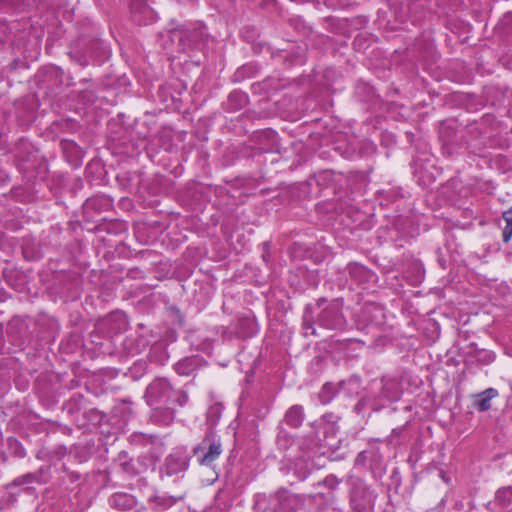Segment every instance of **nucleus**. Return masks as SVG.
Returning <instances> with one entry per match:
<instances>
[{
	"label": "nucleus",
	"mask_w": 512,
	"mask_h": 512,
	"mask_svg": "<svg viewBox=\"0 0 512 512\" xmlns=\"http://www.w3.org/2000/svg\"><path fill=\"white\" fill-rule=\"evenodd\" d=\"M295 23H296V25L298 26V24L300 23V20L295 19Z\"/></svg>",
	"instance_id": "nucleus-60"
},
{
	"label": "nucleus",
	"mask_w": 512,
	"mask_h": 512,
	"mask_svg": "<svg viewBox=\"0 0 512 512\" xmlns=\"http://www.w3.org/2000/svg\"><path fill=\"white\" fill-rule=\"evenodd\" d=\"M294 496L286 489L279 488L273 494L257 493L254 496V507L264 512H281L290 509Z\"/></svg>",
	"instance_id": "nucleus-5"
},
{
	"label": "nucleus",
	"mask_w": 512,
	"mask_h": 512,
	"mask_svg": "<svg viewBox=\"0 0 512 512\" xmlns=\"http://www.w3.org/2000/svg\"><path fill=\"white\" fill-rule=\"evenodd\" d=\"M368 310H370V308H369V307H366V308L364 309V312H366V311H368Z\"/></svg>",
	"instance_id": "nucleus-61"
},
{
	"label": "nucleus",
	"mask_w": 512,
	"mask_h": 512,
	"mask_svg": "<svg viewBox=\"0 0 512 512\" xmlns=\"http://www.w3.org/2000/svg\"><path fill=\"white\" fill-rule=\"evenodd\" d=\"M327 300L325 298H320L318 301H317V306L318 307H321L324 303H326Z\"/></svg>",
	"instance_id": "nucleus-53"
},
{
	"label": "nucleus",
	"mask_w": 512,
	"mask_h": 512,
	"mask_svg": "<svg viewBox=\"0 0 512 512\" xmlns=\"http://www.w3.org/2000/svg\"><path fill=\"white\" fill-rule=\"evenodd\" d=\"M228 99L230 102L235 101L239 108L243 107L245 105V103L247 102V96L241 92H232L229 95Z\"/></svg>",
	"instance_id": "nucleus-43"
},
{
	"label": "nucleus",
	"mask_w": 512,
	"mask_h": 512,
	"mask_svg": "<svg viewBox=\"0 0 512 512\" xmlns=\"http://www.w3.org/2000/svg\"><path fill=\"white\" fill-rule=\"evenodd\" d=\"M342 483V479L338 478L335 474H328L323 480L317 482V486H324L329 490H337Z\"/></svg>",
	"instance_id": "nucleus-39"
},
{
	"label": "nucleus",
	"mask_w": 512,
	"mask_h": 512,
	"mask_svg": "<svg viewBox=\"0 0 512 512\" xmlns=\"http://www.w3.org/2000/svg\"><path fill=\"white\" fill-rule=\"evenodd\" d=\"M337 342H338L341 346H345V347H346L350 342H352V339H345V340H342V341L338 340Z\"/></svg>",
	"instance_id": "nucleus-48"
},
{
	"label": "nucleus",
	"mask_w": 512,
	"mask_h": 512,
	"mask_svg": "<svg viewBox=\"0 0 512 512\" xmlns=\"http://www.w3.org/2000/svg\"><path fill=\"white\" fill-rule=\"evenodd\" d=\"M33 146L26 139L21 138L15 144L14 153L16 158H18L21 162L25 163L30 160V157L33 155Z\"/></svg>",
	"instance_id": "nucleus-28"
},
{
	"label": "nucleus",
	"mask_w": 512,
	"mask_h": 512,
	"mask_svg": "<svg viewBox=\"0 0 512 512\" xmlns=\"http://www.w3.org/2000/svg\"><path fill=\"white\" fill-rule=\"evenodd\" d=\"M23 254L29 260H37L42 257L40 250H30L27 243L23 246Z\"/></svg>",
	"instance_id": "nucleus-44"
},
{
	"label": "nucleus",
	"mask_w": 512,
	"mask_h": 512,
	"mask_svg": "<svg viewBox=\"0 0 512 512\" xmlns=\"http://www.w3.org/2000/svg\"><path fill=\"white\" fill-rule=\"evenodd\" d=\"M189 401L188 394L182 389H170V392L167 393V396L161 402V405L171 407L173 409H177L178 407H184Z\"/></svg>",
	"instance_id": "nucleus-21"
},
{
	"label": "nucleus",
	"mask_w": 512,
	"mask_h": 512,
	"mask_svg": "<svg viewBox=\"0 0 512 512\" xmlns=\"http://www.w3.org/2000/svg\"><path fill=\"white\" fill-rule=\"evenodd\" d=\"M192 452L201 466L213 467L223 452L221 437L214 429L207 428L205 436Z\"/></svg>",
	"instance_id": "nucleus-3"
},
{
	"label": "nucleus",
	"mask_w": 512,
	"mask_h": 512,
	"mask_svg": "<svg viewBox=\"0 0 512 512\" xmlns=\"http://www.w3.org/2000/svg\"><path fill=\"white\" fill-rule=\"evenodd\" d=\"M63 471L67 474V477L71 483L77 482L80 479V473L69 471L65 465H63Z\"/></svg>",
	"instance_id": "nucleus-45"
},
{
	"label": "nucleus",
	"mask_w": 512,
	"mask_h": 512,
	"mask_svg": "<svg viewBox=\"0 0 512 512\" xmlns=\"http://www.w3.org/2000/svg\"><path fill=\"white\" fill-rule=\"evenodd\" d=\"M113 226H117V228L121 229V230H125V225L124 223L122 222H115V223H112Z\"/></svg>",
	"instance_id": "nucleus-50"
},
{
	"label": "nucleus",
	"mask_w": 512,
	"mask_h": 512,
	"mask_svg": "<svg viewBox=\"0 0 512 512\" xmlns=\"http://www.w3.org/2000/svg\"><path fill=\"white\" fill-rule=\"evenodd\" d=\"M84 417L93 425L102 423L106 415L97 408H90L84 411Z\"/></svg>",
	"instance_id": "nucleus-38"
},
{
	"label": "nucleus",
	"mask_w": 512,
	"mask_h": 512,
	"mask_svg": "<svg viewBox=\"0 0 512 512\" xmlns=\"http://www.w3.org/2000/svg\"><path fill=\"white\" fill-rule=\"evenodd\" d=\"M293 443V440L286 432H280L277 436V445L280 449H288L291 444Z\"/></svg>",
	"instance_id": "nucleus-40"
},
{
	"label": "nucleus",
	"mask_w": 512,
	"mask_h": 512,
	"mask_svg": "<svg viewBox=\"0 0 512 512\" xmlns=\"http://www.w3.org/2000/svg\"><path fill=\"white\" fill-rule=\"evenodd\" d=\"M172 384L167 378L159 377L155 378L146 388L144 398L148 405H158L170 392Z\"/></svg>",
	"instance_id": "nucleus-10"
},
{
	"label": "nucleus",
	"mask_w": 512,
	"mask_h": 512,
	"mask_svg": "<svg viewBox=\"0 0 512 512\" xmlns=\"http://www.w3.org/2000/svg\"><path fill=\"white\" fill-rule=\"evenodd\" d=\"M76 457H77V458H79V461H80V462L86 461V460H87V458H88V457L86 456V454H84V455H82V454H79V455H78V454H77V455H76Z\"/></svg>",
	"instance_id": "nucleus-52"
},
{
	"label": "nucleus",
	"mask_w": 512,
	"mask_h": 512,
	"mask_svg": "<svg viewBox=\"0 0 512 512\" xmlns=\"http://www.w3.org/2000/svg\"><path fill=\"white\" fill-rule=\"evenodd\" d=\"M190 465V456L184 451H175L167 455L162 463L160 478H171L174 482L182 479Z\"/></svg>",
	"instance_id": "nucleus-7"
},
{
	"label": "nucleus",
	"mask_w": 512,
	"mask_h": 512,
	"mask_svg": "<svg viewBox=\"0 0 512 512\" xmlns=\"http://www.w3.org/2000/svg\"><path fill=\"white\" fill-rule=\"evenodd\" d=\"M200 356L185 357L174 365L177 374L183 376L191 375L201 364Z\"/></svg>",
	"instance_id": "nucleus-23"
},
{
	"label": "nucleus",
	"mask_w": 512,
	"mask_h": 512,
	"mask_svg": "<svg viewBox=\"0 0 512 512\" xmlns=\"http://www.w3.org/2000/svg\"><path fill=\"white\" fill-rule=\"evenodd\" d=\"M103 49L102 42L99 40H92L89 43V48L85 52L74 50L70 52V57L77 62L80 66L85 67L100 56V51Z\"/></svg>",
	"instance_id": "nucleus-16"
},
{
	"label": "nucleus",
	"mask_w": 512,
	"mask_h": 512,
	"mask_svg": "<svg viewBox=\"0 0 512 512\" xmlns=\"http://www.w3.org/2000/svg\"><path fill=\"white\" fill-rule=\"evenodd\" d=\"M130 442L135 445L153 444L158 438L155 435L134 432L130 435Z\"/></svg>",
	"instance_id": "nucleus-36"
},
{
	"label": "nucleus",
	"mask_w": 512,
	"mask_h": 512,
	"mask_svg": "<svg viewBox=\"0 0 512 512\" xmlns=\"http://www.w3.org/2000/svg\"><path fill=\"white\" fill-rule=\"evenodd\" d=\"M323 443L321 441V437L317 435V433L313 432L310 435H308L300 444V448L303 451H314L319 447H322Z\"/></svg>",
	"instance_id": "nucleus-35"
},
{
	"label": "nucleus",
	"mask_w": 512,
	"mask_h": 512,
	"mask_svg": "<svg viewBox=\"0 0 512 512\" xmlns=\"http://www.w3.org/2000/svg\"><path fill=\"white\" fill-rule=\"evenodd\" d=\"M169 37L178 52L188 53L204 49L209 36L205 25L196 22L171 29Z\"/></svg>",
	"instance_id": "nucleus-2"
},
{
	"label": "nucleus",
	"mask_w": 512,
	"mask_h": 512,
	"mask_svg": "<svg viewBox=\"0 0 512 512\" xmlns=\"http://www.w3.org/2000/svg\"><path fill=\"white\" fill-rule=\"evenodd\" d=\"M324 2H325V4L327 6H331L332 7L334 5L333 3H330V0H324Z\"/></svg>",
	"instance_id": "nucleus-57"
},
{
	"label": "nucleus",
	"mask_w": 512,
	"mask_h": 512,
	"mask_svg": "<svg viewBox=\"0 0 512 512\" xmlns=\"http://www.w3.org/2000/svg\"><path fill=\"white\" fill-rule=\"evenodd\" d=\"M440 139L442 141L443 154L452 156L464 145L462 133L451 127L443 126L440 129Z\"/></svg>",
	"instance_id": "nucleus-12"
},
{
	"label": "nucleus",
	"mask_w": 512,
	"mask_h": 512,
	"mask_svg": "<svg viewBox=\"0 0 512 512\" xmlns=\"http://www.w3.org/2000/svg\"><path fill=\"white\" fill-rule=\"evenodd\" d=\"M43 469H39L36 472L33 473H27L21 476L16 477L11 485L14 487L21 486V485H28L33 483H42L41 476H42Z\"/></svg>",
	"instance_id": "nucleus-32"
},
{
	"label": "nucleus",
	"mask_w": 512,
	"mask_h": 512,
	"mask_svg": "<svg viewBox=\"0 0 512 512\" xmlns=\"http://www.w3.org/2000/svg\"><path fill=\"white\" fill-rule=\"evenodd\" d=\"M336 416L333 414H326L322 417L319 425L317 435L320 433L323 435L321 441L323 443V447H327L329 449H338L340 441L337 437L338 435V427L336 425Z\"/></svg>",
	"instance_id": "nucleus-8"
},
{
	"label": "nucleus",
	"mask_w": 512,
	"mask_h": 512,
	"mask_svg": "<svg viewBox=\"0 0 512 512\" xmlns=\"http://www.w3.org/2000/svg\"><path fill=\"white\" fill-rule=\"evenodd\" d=\"M498 395V391L494 388H488L483 392L476 395L474 407L480 411L485 412L491 408V400Z\"/></svg>",
	"instance_id": "nucleus-26"
},
{
	"label": "nucleus",
	"mask_w": 512,
	"mask_h": 512,
	"mask_svg": "<svg viewBox=\"0 0 512 512\" xmlns=\"http://www.w3.org/2000/svg\"><path fill=\"white\" fill-rule=\"evenodd\" d=\"M62 152L66 160L73 166L81 164L82 150L73 140L62 139L60 142Z\"/></svg>",
	"instance_id": "nucleus-18"
},
{
	"label": "nucleus",
	"mask_w": 512,
	"mask_h": 512,
	"mask_svg": "<svg viewBox=\"0 0 512 512\" xmlns=\"http://www.w3.org/2000/svg\"><path fill=\"white\" fill-rule=\"evenodd\" d=\"M502 218L505 221L502 239L505 243H507L512 237V210L504 211L502 214Z\"/></svg>",
	"instance_id": "nucleus-37"
},
{
	"label": "nucleus",
	"mask_w": 512,
	"mask_h": 512,
	"mask_svg": "<svg viewBox=\"0 0 512 512\" xmlns=\"http://www.w3.org/2000/svg\"><path fill=\"white\" fill-rule=\"evenodd\" d=\"M377 493L364 480L357 478L349 490V506L353 512H371L374 509Z\"/></svg>",
	"instance_id": "nucleus-4"
},
{
	"label": "nucleus",
	"mask_w": 512,
	"mask_h": 512,
	"mask_svg": "<svg viewBox=\"0 0 512 512\" xmlns=\"http://www.w3.org/2000/svg\"><path fill=\"white\" fill-rule=\"evenodd\" d=\"M256 148L261 152H274L279 149V138L276 131L265 129L253 135Z\"/></svg>",
	"instance_id": "nucleus-14"
},
{
	"label": "nucleus",
	"mask_w": 512,
	"mask_h": 512,
	"mask_svg": "<svg viewBox=\"0 0 512 512\" xmlns=\"http://www.w3.org/2000/svg\"><path fill=\"white\" fill-rule=\"evenodd\" d=\"M223 411V406L221 403H214L211 405L206 412V422L209 426L208 428L213 429V427L218 423L221 418Z\"/></svg>",
	"instance_id": "nucleus-33"
},
{
	"label": "nucleus",
	"mask_w": 512,
	"mask_h": 512,
	"mask_svg": "<svg viewBox=\"0 0 512 512\" xmlns=\"http://www.w3.org/2000/svg\"><path fill=\"white\" fill-rule=\"evenodd\" d=\"M315 321H314V313L312 306L310 304L306 305L304 308L303 316H302V329L305 337L315 336Z\"/></svg>",
	"instance_id": "nucleus-27"
},
{
	"label": "nucleus",
	"mask_w": 512,
	"mask_h": 512,
	"mask_svg": "<svg viewBox=\"0 0 512 512\" xmlns=\"http://www.w3.org/2000/svg\"><path fill=\"white\" fill-rule=\"evenodd\" d=\"M402 388L400 381L394 376H382L381 379L370 384L367 394L361 398L355 408L369 406L377 411L388 403L396 402L401 398Z\"/></svg>",
	"instance_id": "nucleus-1"
},
{
	"label": "nucleus",
	"mask_w": 512,
	"mask_h": 512,
	"mask_svg": "<svg viewBox=\"0 0 512 512\" xmlns=\"http://www.w3.org/2000/svg\"><path fill=\"white\" fill-rule=\"evenodd\" d=\"M256 73V67L252 64H247V65H243L242 67H240L237 72H236V76L238 77H251L252 75H254Z\"/></svg>",
	"instance_id": "nucleus-41"
},
{
	"label": "nucleus",
	"mask_w": 512,
	"mask_h": 512,
	"mask_svg": "<svg viewBox=\"0 0 512 512\" xmlns=\"http://www.w3.org/2000/svg\"><path fill=\"white\" fill-rule=\"evenodd\" d=\"M51 72H52L53 74H55L56 76H58V75H60V74H62V73H63V71H62L60 68H52V69H51Z\"/></svg>",
	"instance_id": "nucleus-51"
},
{
	"label": "nucleus",
	"mask_w": 512,
	"mask_h": 512,
	"mask_svg": "<svg viewBox=\"0 0 512 512\" xmlns=\"http://www.w3.org/2000/svg\"><path fill=\"white\" fill-rule=\"evenodd\" d=\"M182 497L171 495H154L149 498L148 503L155 512H164L174 506Z\"/></svg>",
	"instance_id": "nucleus-22"
},
{
	"label": "nucleus",
	"mask_w": 512,
	"mask_h": 512,
	"mask_svg": "<svg viewBox=\"0 0 512 512\" xmlns=\"http://www.w3.org/2000/svg\"><path fill=\"white\" fill-rule=\"evenodd\" d=\"M134 512H149L146 507L140 506L138 509H135Z\"/></svg>",
	"instance_id": "nucleus-54"
},
{
	"label": "nucleus",
	"mask_w": 512,
	"mask_h": 512,
	"mask_svg": "<svg viewBox=\"0 0 512 512\" xmlns=\"http://www.w3.org/2000/svg\"><path fill=\"white\" fill-rule=\"evenodd\" d=\"M405 429V426H402V427H399V428H394L392 430V433H391V436L392 437H398L402 434V432L404 431Z\"/></svg>",
	"instance_id": "nucleus-46"
},
{
	"label": "nucleus",
	"mask_w": 512,
	"mask_h": 512,
	"mask_svg": "<svg viewBox=\"0 0 512 512\" xmlns=\"http://www.w3.org/2000/svg\"><path fill=\"white\" fill-rule=\"evenodd\" d=\"M138 481H139V482L141 483V485H143V486H146V485H147V481H146V479H145V478H140Z\"/></svg>",
	"instance_id": "nucleus-56"
},
{
	"label": "nucleus",
	"mask_w": 512,
	"mask_h": 512,
	"mask_svg": "<svg viewBox=\"0 0 512 512\" xmlns=\"http://www.w3.org/2000/svg\"><path fill=\"white\" fill-rule=\"evenodd\" d=\"M294 63H295V64H302V63H304V59H303V57H301L300 55H297V56L295 57Z\"/></svg>",
	"instance_id": "nucleus-49"
},
{
	"label": "nucleus",
	"mask_w": 512,
	"mask_h": 512,
	"mask_svg": "<svg viewBox=\"0 0 512 512\" xmlns=\"http://www.w3.org/2000/svg\"><path fill=\"white\" fill-rule=\"evenodd\" d=\"M363 452L359 453V455L357 456V461H360V457H363Z\"/></svg>",
	"instance_id": "nucleus-58"
},
{
	"label": "nucleus",
	"mask_w": 512,
	"mask_h": 512,
	"mask_svg": "<svg viewBox=\"0 0 512 512\" xmlns=\"http://www.w3.org/2000/svg\"><path fill=\"white\" fill-rule=\"evenodd\" d=\"M6 28H7L6 22L0 21V30L1 31H5Z\"/></svg>",
	"instance_id": "nucleus-55"
},
{
	"label": "nucleus",
	"mask_w": 512,
	"mask_h": 512,
	"mask_svg": "<svg viewBox=\"0 0 512 512\" xmlns=\"http://www.w3.org/2000/svg\"><path fill=\"white\" fill-rule=\"evenodd\" d=\"M8 178V175L5 173L4 170L0 168V182L6 181Z\"/></svg>",
	"instance_id": "nucleus-47"
},
{
	"label": "nucleus",
	"mask_w": 512,
	"mask_h": 512,
	"mask_svg": "<svg viewBox=\"0 0 512 512\" xmlns=\"http://www.w3.org/2000/svg\"><path fill=\"white\" fill-rule=\"evenodd\" d=\"M147 456H139L135 461L129 457L126 451H121L117 456V463L121 471L128 477H135L146 470Z\"/></svg>",
	"instance_id": "nucleus-11"
},
{
	"label": "nucleus",
	"mask_w": 512,
	"mask_h": 512,
	"mask_svg": "<svg viewBox=\"0 0 512 512\" xmlns=\"http://www.w3.org/2000/svg\"><path fill=\"white\" fill-rule=\"evenodd\" d=\"M108 504L111 508L122 512H134L140 507L137 498L126 492L113 493L108 498Z\"/></svg>",
	"instance_id": "nucleus-15"
},
{
	"label": "nucleus",
	"mask_w": 512,
	"mask_h": 512,
	"mask_svg": "<svg viewBox=\"0 0 512 512\" xmlns=\"http://www.w3.org/2000/svg\"><path fill=\"white\" fill-rule=\"evenodd\" d=\"M304 419V408L299 404L291 406L284 415V422L292 428L300 427Z\"/></svg>",
	"instance_id": "nucleus-24"
},
{
	"label": "nucleus",
	"mask_w": 512,
	"mask_h": 512,
	"mask_svg": "<svg viewBox=\"0 0 512 512\" xmlns=\"http://www.w3.org/2000/svg\"><path fill=\"white\" fill-rule=\"evenodd\" d=\"M332 385L326 383L319 394L322 403H329L332 399Z\"/></svg>",
	"instance_id": "nucleus-42"
},
{
	"label": "nucleus",
	"mask_w": 512,
	"mask_h": 512,
	"mask_svg": "<svg viewBox=\"0 0 512 512\" xmlns=\"http://www.w3.org/2000/svg\"><path fill=\"white\" fill-rule=\"evenodd\" d=\"M129 7L133 21L139 25H148L156 20V13L147 0H130Z\"/></svg>",
	"instance_id": "nucleus-13"
},
{
	"label": "nucleus",
	"mask_w": 512,
	"mask_h": 512,
	"mask_svg": "<svg viewBox=\"0 0 512 512\" xmlns=\"http://www.w3.org/2000/svg\"><path fill=\"white\" fill-rule=\"evenodd\" d=\"M86 399L84 395L80 393H74L65 403L64 410L67 411L68 414H76L80 412L82 409H85Z\"/></svg>",
	"instance_id": "nucleus-29"
},
{
	"label": "nucleus",
	"mask_w": 512,
	"mask_h": 512,
	"mask_svg": "<svg viewBox=\"0 0 512 512\" xmlns=\"http://www.w3.org/2000/svg\"><path fill=\"white\" fill-rule=\"evenodd\" d=\"M494 501L496 505L502 508H512V486L497 490Z\"/></svg>",
	"instance_id": "nucleus-31"
},
{
	"label": "nucleus",
	"mask_w": 512,
	"mask_h": 512,
	"mask_svg": "<svg viewBox=\"0 0 512 512\" xmlns=\"http://www.w3.org/2000/svg\"><path fill=\"white\" fill-rule=\"evenodd\" d=\"M349 276L359 284L367 283L375 279L373 271L359 263H350L347 265Z\"/></svg>",
	"instance_id": "nucleus-19"
},
{
	"label": "nucleus",
	"mask_w": 512,
	"mask_h": 512,
	"mask_svg": "<svg viewBox=\"0 0 512 512\" xmlns=\"http://www.w3.org/2000/svg\"><path fill=\"white\" fill-rule=\"evenodd\" d=\"M316 323L328 330H343L347 320L343 314V301L333 299L318 313Z\"/></svg>",
	"instance_id": "nucleus-6"
},
{
	"label": "nucleus",
	"mask_w": 512,
	"mask_h": 512,
	"mask_svg": "<svg viewBox=\"0 0 512 512\" xmlns=\"http://www.w3.org/2000/svg\"><path fill=\"white\" fill-rule=\"evenodd\" d=\"M302 29H303V34H305L306 30H308V28L306 26H304V25H302Z\"/></svg>",
	"instance_id": "nucleus-59"
},
{
	"label": "nucleus",
	"mask_w": 512,
	"mask_h": 512,
	"mask_svg": "<svg viewBox=\"0 0 512 512\" xmlns=\"http://www.w3.org/2000/svg\"><path fill=\"white\" fill-rule=\"evenodd\" d=\"M113 201L106 195H95L88 198L83 204V214L86 220L96 221V217L102 212L109 211Z\"/></svg>",
	"instance_id": "nucleus-9"
},
{
	"label": "nucleus",
	"mask_w": 512,
	"mask_h": 512,
	"mask_svg": "<svg viewBox=\"0 0 512 512\" xmlns=\"http://www.w3.org/2000/svg\"><path fill=\"white\" fill-rule=\"evenodd\" d=\"M175 412H176V409H173L172 406L167 407V406L158 404V406L152 410L150 418H151V421L156 424L168 426L174 421Z\"/></svg>",
	"instance_id": "nucleus-20"
},
{
	"label": "nucleus",
	"mask_w": 512,
	"mask_h": 512,
	"mask_svg": "<svg viewBox=\"0 0 512 512\" xmlns=\"http://www.w3.org/2000/svg\"><path fill=\"white\" fill-rule=\"evenodd\" d=\"M237 334L241 338L254 336L258 332L256 321L250 317H241L237 322Z\"/></svg>",
	"instance_id": "nucleus-25"
},
{
	"label": "nucleus",
	"mask_w": 512,
	"mask_h": 512,
	"mask_svg": "<svg viewBox=\"0 0 512 512\" xmlns=\"http://www.w3.org/2000/svg\"><path fill=\"white\" fill-rule=\"evenodd\" d=\"M339 391L346 395H352L358 393L361 387V378L353 375L346 380H342L339 384Z\"/></svg>",
	"instance_id": "nucleus-30"
},
{
	"label": "nucleus",
	"mask_w": 512,
	"mask_h": 512,
	"mask_svg": "<svg viewBox=\"0 0 512 512\" xmlns=\"http://www.w3.org/2000/svg\"><path fill=\"white\" fill-rule=\"evenodd\" d=\"M473 351L470 354L476 358V360L484 365L491 364L495 360V354L492 351L486 349H478L471 345Z\"/></svg>",
	"instance_id": "nucleus-34"
},
{
	"label": "nucleus",
	"mask_w": 512,
	"mask_h": 512,
	"mask_svg": "<svg viewBox=\"0 0 512 512\" xmlns=\"http://www.w3.org/2000/svg\"><path fill=\"white\" fill-rule=\"evenodd\" d=\"M7 333L17 345L20 346L24 344L30 337L27 320L20 317H14L8 323Z\"/></svg>",
	"instance_id": "nucleus-17"
}]
</instances>
